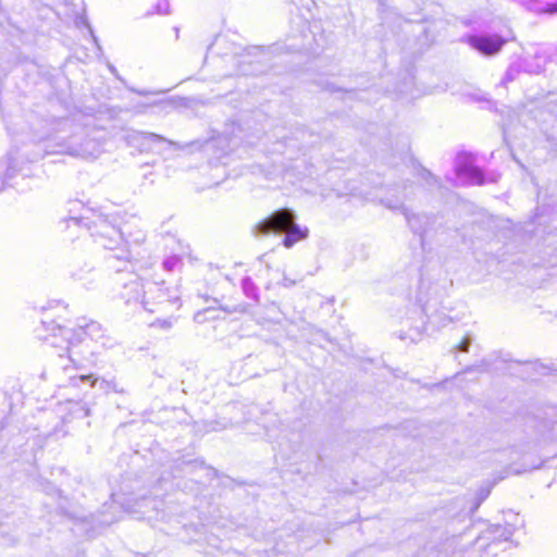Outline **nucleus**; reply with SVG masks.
Here are the masks:
<instances>
[{
    "label": "nucleus",
    "instance_id": "nucleus-1",
    "mask_svg": "<svg viewBox=\"0 0 557 557\" xmlns=\"http://www.w3.org/2000/svg\"><path fill=\"white\" fill-rule=\"evenodd\" d=\"M67 307L60 301H51L40 309V323L36 327V336L49 342L53 347H62L65 344L66 356L60 354L58 367L63 374L60 379L64 387L87 385L98 387L104 393H125V388L114 380H98L91 374L79 373L81 360L95 362L92 358L99 354L98 348L111 349L116 346L115 338L110 336L102 325L96 321L77 324L76 327H67L64 314Z\"/></svg>",
    "mask_w": 557,
    "mask_h": 557
},
{
    "label": "nucleus",
    "instance_id": "nucleus-2",
    "mask_svg": "<svg viewBox=\"0 0 557 557\" xmlns=\"http://www.w3.org/2000/svg\"><path fill=\"white\" fill-rule=\"evenodd\" d=\"M45 132H35L32 136L18 135L15 146L4 159L0 160V193L9 182L22 173L26 163L57 153L79 158H94V129L76 123L73 117H64L50 122Z\"/></svg>",
    "mask_w": 557,
    "mask_h": 557
},
{
    "label": "nucleus",
    "instance_id": "nucleus-3",
    "mask_svg": "<svg viewBox=\"0 0 557 557\" xmlns=\"http://www.w3.org/2000/svg\"><path fill=\"white\" fill-rule=\"evenodd\" d=\"M77 227H84L94 238V242L101 248L110 250L107 257L109 268L121 271L115 262L127 263L132 253L128 245H140L146 240V233L138 220L126 222L122 227H117L107 215L85 209V213L79 216H70L66 221Z\"/></svg>",
    "mask_w": 557,
    "mask_h": 557
},
{
    "label": "nucleus",
    "instance_id": "nucleus-4",
    "mask_svg": "<svg viewBox=\"0 0 557 557\" xmlns=\"http://www.w3.org/2000/svg\"><path fill=\"white\" fill-rule=\"evenodd\" d=\"M444 290L438 284H433L429 280L422 277L419 284L417 300L421 307V315L419 321L411 325L408 332H400L399 338L401 341L409 339L411 343H417L422 337L425 330L426 322L436 324L438 326H446L451 322V319L446 315H437L432 313V308L440 302L443 298Z\"/></svg>",
    "mask_w": 557,
    "mask_h": 557
},
{
    "label": "nucleus",
    "instance_id": "nucleus-5",
    "mask_svg": "<svg viewBox=\"0 0 557 557\" xmlns=\"http://www.w3.org/2000/svg\"><path fill=\"white\" fill-rule=\"evenodd\" d=\"M255 232L258 235L284 234L282 243L286 248H292L296 243L306 239L309 234L307 227L296 223V214L288 208L274 211L255 226Z\"/></svg>",
    "mask_w": 557,
    "mask_h": 557
},
{
    "label": "nucleus",
    "instance_id": "nucleus-6",
    "mask_svg": "<svg viewBox=\"0 0 557 557\" xmlns=\"http://www.w3.org/2000/svg\"><path fill=\"white\" fill-rule=\"evenodd\" d=\"M134 137L138 141L149 144L151 149H157V152H162L164 149L170 148L175 150H182L184 148L203 149L206 152H211L213 154V159L216 162H221L222 159L227 156L228 151L231 150L230 139L224 135L212 137L206 141L194 140L186 144L185 146L169 140L154 133L139 132L135 134Z\"/></svg>",
    "mask_w": 557,
    "mask_h": 557
},
{
    "label": "nucleus",
    "instance_id": "nucleus-7",
    "mask_svg": "<svg viewBox=\"0 0 557 557\" xmlns=\"http://www.w3.org/2000/svg\"><path fill=\"white\" fill-rule=\"evenodd\" d=\"M408 188L411 190L412 185H404L401 190L395 189L391 195L383 198L381 202L391 210L400 211L405 215L411 231L420 236L421 244L424 245L425 239L431 236L433 226L436 224V218L409 212V209L405 206V201L409 198Z\"/></svg>",
    "mask_w": 557,
    "mask_h": 557
},
{
    "label": "nucleus",
    "instance_id": "nucleus-8",
    "mask_svg": "<svg viewBox=\"0 0 557 557\" xmlns=\"http://www.w3.org/2000/svg\"><path fill=\"white\" fill-rule=\"evenodd\" d=\"M104 508L108 509H116L119 508V512H138L146 520H162L164 519L163 512V500L159 499L157 496L154 497H129L124 499L122 495L116 493L111 494V504H104Z\"/></svg>",
    "mask_w": 557,
    "mask_h": 557
},
{
    "label": "nucleus",
    "instance_id": "nucleus-9",
    "mask_svg": "<svg viewBox=\"0 0 557 557\" xmlns=\"http://www.w3.org/2000/svg\"><path fill=\"white\" fill-rule=\"evenodd\" d=\"M523 527V519L511 510L505 513V525L496 523L491 524L482 535L478 536L476 545L480 548H488L494 543L507 542L513 533Z\"/></svg>",
    "mask_w": 557,
    "mask_h": 557
},
{
    "label": "nucleus",
    "instance_id": "nucleus-10",
    "mask_svg": "<svg viewBox=\"0 0 557 557\" xmlns=\"http://www.w3.org/2000/svg\"><path fill=\"white\" fill-rule=\"evenodd\" d=\"M455 174L463 185H483L498 180V174L495 173L486 178L481 169L475 165L474 156L470 152H460L456 156Z\"/></svg>",
    "mask_w": 557,
    "mask_h": 557
},
{
    "label": "nucleus",
    "instance_id": "nucleus-11",
    "mask_svg": "<svg viewBox=\"0 0 557 557\" xmlns=\"http://www.w3.org/2000/svg\"><path fill=\"white\" fill-rule=\"evenodd\" d=\"M147 281L137 275H131L129 280L123 284L120 296L124 299L126 305H139L149 312H154L158 309L147 307Z\"/></svg>",
    "mask_w": 557,
    "mask_h": 557
},
{
    "label": "nucleus",
    "instance_id": "nucleus-12",
    "mask_svg": "<svg viewBox=\"0 0 557 557\" xmlns=\"http://www.w3.org/2000/svg\"><path fill=\"white\" fill-rule=\"evenodd\" d=\"M147 307L160 306L162 309L174 306L180 301L176 289L164 287V282L147 281Z\"/></svg>",
    "mask_w": 557,
    "mask_h": 557
},
{
    "label": "nucleus",
    "instance_id": "nucleus-13",
    "mask_svg": "<svg viewBox=\"0 0 557 557\" xmlns=\"http://www.w3.org/2000/svg\"><path fill=\"white\" fill-rule=\"evenodd\" d=\"M553 46L539 45L535 47L532 57L524 58L521 61V66L527 73L540 74L544 71L546 64L553 60Z\"/></svg>",
    "mask_w": 557,
    "mask_h": 557
},
{
    "label": "nucleus",
    "instance_id": "nucleus-14",
    "mask_svg": "<svg viewBox=\"0 0 557 557\" xmlns=\"http://www.w3.org/2000/svg\"><path fill=\"white\" fill-rule=\"evenodd\" d=\"M506 39L499 35H472L468 37V44L484 55H494L498 53Z\"/></svg>",
    "mask_w": 557,
    "mask_h": 557
},
{
    "label": "nucleus",
    "instance_id": "nucleus-15",
    "mask_svg": "<svg viewBox=\"0 0 557 557\" xmlns=\"http://www.w3.org/2000/svg\"><path fill=\"white\" fill-rule=\"evenodd\" d=\"M176 469L180 470V472L186 473V474H196L197 471H203L209 475L212 472L211 468L205 467L202 461L199 460H182L176 465Z\"/></svg>",
    "mask_w": 557,
    "mask_h": 557
},
{
    "label": "nucleus",
    "instance_id": "nucleus-16",
    "mask_svg": "<svg viewBox=\"0 0 557 557\" xmlns=\"http://www.w3.org/2000/svg\"><path fill=\"white\" fill-rule=\"evenodd\" d=\"M242 289H243V293L244 295L253 300L256 304L259 302V288L258 286L255 284V282L251 280V277L249 276H245L243 280H242Z\"/></svg>",
    "mask_w": 557,
    "mask_h": 557
},
{
    "label": "nucleus",
    "instance_id": "nucleus-17",
    "mask_svg": "<svg viewBox=\"0 0 557 557\" xmlns=\"http://www.w3.org/2000/svg\"><path fill=\"white\" fill-rule=\"evenodd\" d=\"M183 267L182 258L177 255L166 257L162 262V268L166 272H173Z\"/></svg>",
    "mask_w": 557,
    "mask_h": 557
},
{
    "label": "nucleus",
    "instance_id": "nucleus-18",
    "mask_svg": "<svg viewBox=\"0 0 557 557\" xmlns=\"http://www.w3.org/2000/svg\"><path fill=\"white\" fill-rule=\"evenodd\" d=\"M417 176L421 181H424L426 186H429V187H434V186H438L440 185L437 177L434 176L426 169H423V168L419 169L418 172H417Z\"/></svg>",
    "mask_w": 557,
    "mask_h": 557
},
{
    "label": "nucleus",
    "instance_id": "nucleus-19",
    "mask_svg": "<svg viewBox=\"0 0 557 557\" xmlns=\"http://www.w3.org/2000/svg\"><path fill=\"white\" fill-rule=\"evenodd\" d=\"M72 405L71 410L75 414L76 418H86L90 413V409L88 408L86 403L83 401H75L70 403Z\"/></svg>",
    "mask_w": 557,
    "mask_h": 557
},
{
    "label": "nucleus",
    "instance_id": "nucleus-20",
    "mask_svg": "<svg viewBox=\"0 0 557 557\" xmlns=\"http://www.w3.org/2000/svg\"><path fill=\"white\" fill-rule=\"evenodd\" d=\"M491 485H484L479 488V491L476 492L473 510L478 509L480 505L488 497V495L491 494Z\"/></svg>",
    "mask_w": 557,
    "mask_h": 557
},
{
    "label": "nucleus",
    "instance_id": "nucleus-21",
    "mask_svg": "<svg viewBox=\"0 0 557 557\" xmlns=\"http://www.w3.org/2000/svg\"><path fill=\"white\" fill-rule=\"evenodd\" d=\"M175 321L176 319L174 317H168L165 319H157L150 325L168 331L174 325Z\"/></svg>",
    "mask_w": 557,
    "mask_h": 557
},
{
    "label": "nucleus",
    "instance_id": "nucleus-22",
    "mask_svg": "<svg viewBox=\"0 0 557 557\" xmlns=\"http://www.w3.org/2000/svg\"><path fill=\"white\" fill-rule=\"evenodd\" d=\"M151 106H157V107H160L162 110H166L170 108H176L177 101L174 98H166V99H162L159 101H154L151 103ZM141 107L147 108V107H150V104H143Z\"/></svg>",
    "mask_w": 557,
    "mask_h": 557
},
{
    "label": "nucleus",
    "instance_id": "nucleus-23",
    "mask_svg": "<svg viewBox=\"0 0 557 557\" xmlns=\"http://www.w3.org/2000/svg\"><path fill=\"white\" fill-rule=\"evenodd\" d=\"M522 70L523 71V66H521V62L518 63V64H512L508 67L504 78H503V84H507L509 82H512L516 77V74L519 73V71Z\"/></svg>",
    "mask_w": 557,
    "mask_h": 557
},
{
    "label": "nucleus",
    "instance_id": "nucleus-24",
    "mask_svg": "<svg viewBox=\"0 0 557 557\" xmlns=\"http://www.w3.org/2000/svg\"><path fill=\"white\" fill-rule=\"evenodd\" d=\"M472 344V337L471 335H466L462 341L455 347V350L457 352H468L469 351V347L471 346Z\"/></svg>",
    "mask_w": 557,
    "mask_h": 557
},
{
    "label": "nucleus",
    "instance_id": "nucleus-25",
    "mask_svg": "<svg viewBox=\"0 0 557 557\" xmlns=\"http://www.w3.org/2000/svg\"><path fill=\"white\" fill-rule=\"evenodd\" d=\"M154 12L158 14H169L170 13L169 0H158L154 5Z\"/></svg>",
    "mask_w": 557,
    "mask_h": 557
},
{
    "label": "nucleus",
    "instance_id": "nucleus-26",
    "mask_svg": "<svg viewBox=\"0 0 557 557\" xmlns=\"http://www.w3.org/2000/svg\"><path fill=\"white\" fill-rule=\"evenodd\" d=\"M238 62H239V65H240V66H243V65H245V64H250V63H251V61H250V59H249V54H242V55H240V60H239ZM239 72H240L242 74H244V75H248V74H252V73H253L252 71H248V70L243 69V67H240V69H239Z\"/></svg>",
    "mask_w": 557,
    "mask_h": 557
},
{
    "label": "nucleus",
    "instance_id": "nucleus-27",
    "mask_svg": "<svg viewBox=\"0 0 557 557\" xmlns=\"http://www.w3.org/2000/svg\"><path fill=\"white\" fill-rule=\"evenodd\" d=\"M282 286L286 288H290L296 285V281L293 278H289L285 273H282V281L278 282Z\"/></svg>",
    "mask_w": 557,
    "mask_h": 557
},
{
    "label": "nucleus",
    "instance_id": "nucleus-28",
    "mask_svg": "<svg viewBox=\"0 0 557 557\" xmlns=\"http://www.w3.org/2000/svg\"><path fill=\"white\" fill-rule=\"evenodd\" d=\"M116 520H117V518H115V517H111V518L106 517L104 512H102L101 517L98 518L99 523L104 524V525H109Z\"/></svg>",
    "mask_w": 557,
    "mask_h": 557
},
{
    "label": "nucleus",
    "instance_id": "nucleus-29",
    "mask_svg": "<svg viewBox=\"0 0 557 557\" xmlns=\"http://www.w3.org/2000/svg\"><path fill=\"white\" fill-rule=\"evenodd\" d=\"M545 11L548 13H557V1L555 3H547Z\"/></svg>",
    "mask_w": 557,
    "mask_h": 557
},
{
    "label": "nucleus",
    "instance_id": "nucleus-30",
    "mask_svg": "<svg viewBox=\"0 0 557 557\" xmlns=\"http://www.w3.org/2000/svg\"><path fill=\"white\" fill-rule=\"evenodd\" d=\"M132 91H134V92H136L137 95H140V96H147V95L152 94L151 91L138 90V89H132Z\"/></svg>",
    "mask_w": 557,
    "mask_h": 557
},
{
    "label": "nucleus",
    "instance_id": "nucleus-31",
    "mask_svg": "<svg viewBox=\"0 0 557 557\" xmlns=\"http://www.w3.org/2000/svg\"><path fill=\"white\" fill-rule=\"evenodd\" d=\"M90 33H91V36H92V39H94L95 44L98 46V39L96 38V36L94 35L91 29H90Z\"/></svg>",
    "mask_w": 557,
    "mask_h": 557
},
{
    "label": "nucleus",
    "instance_id": "nucleus-32",
    "mask_svg": "<svg viewBox=\"0 0 557 557\" xmlns=\"http://www.w3.org/2000/svg\"><path fill=\"white\" fill-rule=\"evenodd\" d=\"M73 206H74V207H81L82 205H81V202L75 201V202H73Z\"/></svg>",
    "mask_w": 557,
    "mask_h": 557
},
{
    "label": "nucleus",
    "instance_id": "nucleus-33",
    "mask_svg": "<svg viewBox=\"0 0 557 557\" xmlns=\"http://www.w3.org/2000/svg\"><path fill=\"white\" fill-rule=\"evenodd\" d=\"M221 41H222V39H221V38H216V40H215L214 45H219Z\"/></svg>",
    "mask_w": 557,
    "mask_h": 557
},
{
    "label": "nucleus",
    "instance_id": "nucleus-34",
    "mask_svg": "<svg viewBox=\"0 0 557 557\" xmlns=\"http://www.w3.org/2000/svg\"><path fill=\"white\" fill-rule=\"evenodd\" d=\"M109 69H110V71H111L112 73H114V72H115V67H114V66H112V65H110V66H109Z\"/></svg>",
    "mask_w": 557,
    "mask_h": 557
},
{
    "label": "nucleus",
    "instance_id": "nucleus-35",
    "mask_svg": "<svg viewBox=\"0 0 557 557\" xmlns=\"http://www.w3.org/2000/svg\"><path fill=\"white\" fill-rule=\"evenodd\" d=\"M77 557H83V556H77Z\"/></svg>",
    "mask_w": 557,
    "mask_h": 557
}]
</instances>
